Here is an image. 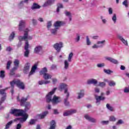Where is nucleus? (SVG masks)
Returning a JSON list of instances; mask_svg holds the SVG:
<instances>
[{
  "label": "nucleus",
  "instance_id": "nucleus-47",
  "mask_svg": "<svg viewBox=\"0 0 129 129\" xmlns=\"http://www.w3.org/2000/svg\"><path fill=\"white\" fill-rule=\"evenodd\" d=\"M86 43L88 46H90V45H91V42H90V40L89 39L88 36H86Z\"/></svg>",
  "mask_w": 129,
  "mask_h": 129
},
{
  "label": "nucleus",
  "instance_id": "nucleus-31",
  "mask_svg": "<svg viewBox=\"0 0 129 129\" xmlns=\"http://www.w3.org/2000/svg\"><path fill=\"white\" fill-rule=\"evenodd\" d=\"M47 72L48 70H47V68H44L40 72V75H44V74H47Z\"/></svg>",
  "mask_w": 129,
  "mask_h": 129
},
{
  "label": "nucleus",
  "instance_id": "nucleus-63",
  "mask_svg": "<svg viewBox=\"0 0 129 129\" xmlns=\"http://www.w3.org/2000/svg\"><path fill=\"white\" fill-rule=\"evenodd\" d=\"M6 51L7 52H11V51H13V48L11 46H8L6 48Z\"/></svg>",
  "mask_w": 129,
  "mask_h": 129
},
{
  "label": "nucleus",
  "instance_id": "nucleus-37",
  "mask_svg": "<svg viewBox=\"0 0 129 129\" xmlns=\"http://www.w3.org/2000/svg\"><path fill=\"white\" fill-rule=\"evenodd\" d=\"M69 98H65L64 99V104L66 106H69L70 105V103L68 101Z\"/></svg>",
  "mask_w": 129,
  "mask_h": 129
},
{
  "label": "nucleus",
  "instance_id": "nucleus-30",
  "mask_svg": "<svg viewBox=\"0 0 129 129\" xmlns=\"http://www.w3.org/2000/svg\"><path fill=\"white\" fill-rule=\"evenodd\" d=\"M49 83H50V81L41 80L38 82V84L39 85H43V84H49Z\"/></svg>",
  "mask_w": 129,
  "mask_h": 129
},
{
  "label": "nucleus",
  "instance_id": "nucleus-3",
  "mask_svg": "<svg viewBox=\"0 0 129 129\" xmlns=\"http://www.w3.org/2000/svg\"><path fill=\"white\" fill-rule=\"evenodd\" d=\"M23 112H25L24 110L18 109H11L10 111V114H13L15 116H20L23 115Z\"/></svg>",
  "mask_w": 129,
  "mask_h": 129
},
{
  "label": "nucleus",
  "instance_id": "nucleus-25",
  "mask_svg": "<svg viewBox=\"0 0 129 129\" xmlns=\"http://www.w3.org/2000/svg\"><path fill=\"white\" fill-rule=\"evenodd\" d=\"M14 68H16V69H18L19 68V65H20V60L18 59H16L14 60Z\"/></svg>",
  "mask_w": 129,
  "mask_h": 129
},
{
  "label": "nucleus",
  "instance_id": "nucleus-40",
  "mask_svg": "<svg viewBox=\"0 0 129 129\" xmlns=\"http://www.w3.org/2000/svg\"><path fill=\"white\" fill-rule=\"evenodd\" d=\"M57 30H58V28L55 27V28L54 29H51L50 30V31L51 34H52V35H56Z\"/></svg>",
  "mask_w": 129,
  "mask_h": 129
},
{
  "label": "nucleus",
  "instance_id": "nucleus-44",
  "mask_svg": "<svg viewBox=\"0 0 129 129\" xmlns=\"http://www.w3.org/2000/svg\"><path fill=\"white\" fill-rule=\"evenodd\" d=\"M103 71L104 73H106V74L110 75L111 73H113V72L110 70H106V69H104Z\"/></svg>",
  "mask_w": 129,
  "mask_h": 129
},
{
  "label": "nucleus",
  "instance_id": "nucleus-51",
  "mask_svg": "<svg viewBox=\"0 0 129 129\" xmlns=\"http://www.w3.org/2000/svg\"><path fill=\"white\" fill-rule=\"evenodd\" d=\"M52 27V22L51 21H48L47 22V28L48 30H50V28Z\"/></svg>",
  "mask_w": 129,
  "mask_h": 129
},
{
  "label": "nucleus",
  "instance_id": "nucleus-35",
  "mask_svg": "<svg viewBox=\"0 0 129 129\" xmlns=\"http://www.w3.org/2000/svg\"><path fill=\"white\" fill-rule=\"evenodd\" d=\"M13 122H14L13 120H11L10 121L8 122L6 125L5 129L10 128V127L12 125V124H13Z\"/></svg>",
  "mask_w": 129,
  "mask_h": 129
},
{
  "label": "nucleus",
  "instance_id": "nucleus-36",
  "mask_svg": "<svg viewBox=\"0 0 129 129\" xmlns=\"http://www.w3.org/2000/svg\"><path fill=\"white\" fill-rule=\"evenodd\" d=\"M15 36H16V34H15V32L13 31L9 36V40L12 41V40H14V38H15Z\"/></svg>",
  "mask_w": 129,
  "mask_h": 129
},
{
  "label": "nucleus",
  "instance_id": "nucleus-10",
  "mask_svg": "<svg viewBox=\"0 0 129 129\" xmlns=\"http://www.w3.org/2000/svg\"><path fill=\"white\" fill-rule=\"evenodd\" d=\"M29 46L30 45L29 44L28 42H25V45L24 46V49L25 50V51L24 52V56L25 57H29V54H30V50H29Z\"/></svg>",
  "mask_w": 129,
  "mask_h": 129
},
{
  "label": "nucleus",
  "instance_id": "nucleus-26",
  "mask_svg": "<svg viewBox=\"0 0 129 129\" xmlns=\"http://www.w3.org/2000/svg\"><path fill=\"white\" fill-rule=\"evenodd\" d=\"M43 75V78L45 80H48V79H51L52 78V76L49 73L44 74Z\"/></svg>",
  "mask_w": 129,
  "mask_h": 129
},
{
  "label": "nucleus",
  "instance_id": "nucleus-39",
  "mask_svg": "<svg viewBox=\"0 0 129 129\" xmlns=\"http://www.w3.org/2000/svg\"><path fill=\"white\" fill-rule=\"evenodd\" d=\"M5 71H1L0 72V78L4 79V78L6 77V75L5 74Z\"/></svg>",
  "mask_w": 129,
  "mask_h": 129
},
{
  "label": "nucleus",
  "instance_id": "nucleus-43",
  "mask_svg": "<svg viewBox=\"0 0 129 129\" xmlns=\"http://www.w3.org/2000/svg\"><path fill=\"white\" fill-rule=\"evenodd\" d=\"M64 93L66 95V98H69L70 94L69 93V92H68V89H66L64 91Z\"/></svg>",
  "mask_w": 129,
  "mask_h": 129
},
{
  "label": "nucleus",
  "instance_id": "nucleus-41",
  "mask_svg": "<svg viewBox=\"0 0 129 129\" xmlns=\"http://www.w3.org/2000/svg\"><path fill=\"white\" fill-rule=\"evenodd\" d=\"M11 65H12V60H9L7 62V70H10V69L11 68Z\"/></svg>",
  "mask_w": 129,
  "mask_h": 129
},
{
  "label": "nucleus",
  "instance_id": "nucleus-24",
  "mask_svg": "<svg viewBox=\"0 0 129 129\" xmlns=\"http://www.w3.org/2000/svg\"><path fill=\"white\" fill-rule=\"evenodd\" d=\"M105 43V40L103 41H99L97 42V45H98L99 48H102L103 46H104V44Z\"/></svg>",
  "mask_w": 129,
  "mask_h": 129
},
{
  "label": "nucleus",
  "instance_id": "nucleus-12",
  "mask_svg": "<svg viewBox=\"0 0 129 129\" xmlns=\"http://www.w3.org/2000/svg\"><path fill=\"white\" fill-rule=\"evenodd\" d=\"M84 117L86 118V119H87V120L90 121V122H93V123H95L97 122L96 119L90 117V116H89L88 114L85 115Z\"/></svg>",
  "mask_w": 129,
  "mask_h": 129
},
{
  "label": "nucleus",
  "instance_id": "nucleus-22",
  "mask_svg": "<svg viewBox=\"0 0 129 129\" xmlns=\"http://www.w3.org/2000/svg\"><path fill=\"white\" fill-rule=\"evenodd\" d=\"M56 128V121L54 120H52L50 122V126L49 129H55Z\"/></svg>",
  "mask_w": 129,
  "mask_h": 129
},
{
  "label": "nucleus",
  "instance_id": "nucleus-45",
  "mask_svg": "<svg viewBox=\"0 0 129 129\" xmlns=\"http://www.w3.org/2000/svg\"><path fill=\"white\" fill-rule=\"evenodd\" d=\"M100 18V19L102 20V24H103L104 25H105V24H106V23H107V20H106L105 19H104L103 16H101Z\"/></svg>",
  "mask_w": 129,
  "mask_h": 129
},
{
  "label": "nucleus",
  "instance_id": "nucleus-20",
  "mask_svg": "<svg viewBox=\"0 0 129 129\" xmlns=\"http://www.w3.org/2000/svg\"><path fill=\"white\" fill-rule=\"evenodd\" d=\"M38 64L37 63L34 64V65L31 68V71L29 73V76H31V75H33V74L35 73Z\"/></svg>",
  "mask_w": 129,
  "mask_h": 129
},
{
  "label": "nucleus",
  "instance_id": "nucleus-59",
  "mask_svg": "<svg viewBox=\"0 0 129 129\" xmlns=\"http://www.w3.org/2000/svg\"><path fill=\"white\" fill-rule=\"evenodd\" d=\"M51 70H55V69H57V65L56 64H52L50 68Z\"/></svg>",
  "mask_w": 129,
  "mask_h": 129
},
{
  "label": "nucleus",
  "instance_id": "nucleus-2",
  "mask_svg": "<svg viewBox=\"0 0 129 129\" xmlns=\"http://www.w3.org/2000/svg\"><path fill=\"white\" fill-rule=\"evenodd\" d=\"M29 29L26 28L24 30V34L23 36H19L18 39L19 41H26V42H28V40H32L33 37L31 36H29Z\"/></svg>",
  "mask_w": 129,
  "mask_h": 129
},
{
  "label": "nucleus",
  "instance_id": "nucleus-64",
  "mask_svg": "<svg viewBox=\"0 0 129 129\" xmlns=\"http://www.w3.org/2000/svg\"><path fill=\"white\" fill-rule=\"evenodd\" d=\"M22 128V124L21 123L17 124L16 126V129H21Z\"/></svg>",
  "mask_w": 129,
  "mask_h": 129
},
{
  "label": "nucleus",
  "instance_id": "nucleus-38",
  "mask_svg": "<svg viewBox=\"0 0 129 129\" xmlns=\"http://www.w3.org/2000/svg\"><path fill=\"white\" fill-rule=\"evenodd\" d=\"M109 121L114 122L116 120V118L114 115H111L109 116Z\"/></svg>",
  "mask_w": 129,
  "mask_h": 129
},
{
  "label": "nucleus",
  "instance_id": "nucleus-19",
  "mask_svg": "<svg viewBox=\"0 0 129 129\" xmlns=\"http://www.w3.org/2000/svg\"><path fill=\"white\" fill-rule=\"evenodd\" d=\"M78 99H81V98L84 97L85 91L84 90H81L78 93Z\"/></svg>",
  "mask_w": 129,
  "mask_h": 129
},
{
  "label": "nucleus",
  "instance_id": "nucleus-29",
  "mask_svg": "<svg viewBox=\"0 0 129 129\" xmlns=\"http://www.w3.org/2000/svg\"><path fill=\"white\" fill-rule=\"evenodd\" d=\"M55 0H48L44 4V7H47V6H51L52 4L54 3Z\"/></svg>",
  "mask_w": 129,
  "mask_h": 129
},
{
  "label": "nucleus",
  "instance_id": "nucleus-42",
  "mask_svg": "<svg viewBox=\"0 0 129 129\" xmlns=\"http://www.w3.org/2000/svg\"><path fill=\"white\" fill-rule=\"evenodd\" d=\"M106 107L109 110H110V111H114V110L113 109V107L112 106H110V105H109V104H106Z\"/></svg>",
  "mask_w": 129,
  "mask_h": 129
},
{
  "label": "nucleus",
  "instance_id": "nucleus-33",
  "mask_svg": "<svg viewBox=\"0 0 129 129\" xmlns=\"http://www.w3.org/2000/svg\"><path fill=\"white\" fill-rule=\"evenodd\" d=\"M18 70L17 68L13 67L10 71V75H15V72Z\"/></svg>",
  "mask_w": 129,
  "mask_h": 129
},
{
  "label": "nucleus",
  "instance_id": "nucleus-23",
  "mask_svg": "<svg viewBox=\"0 0 129 129\" xmlns=\"http://www.w3.org/2000/svg\"><path fill=\"white\" fill-rule=\"evenodd\" d=\"M59 89L61 91H62V90H63V89H64V91H65L66 89H68V87L67 85H66V84H64V83H62L59 85Z\"/></svg>",
  "mask_w": 129,
  "mask_h": 129
},
{
  "label": "nucleus",
  "instance_id": "nucleus-6",
  "mask_svg": "<svg viewBox=\"0 0 129 129\" xmlns=\"http://www.w3.org/2000/svg\"><path fill=\"white\" fill-rule=\"evenodd\" d=\"M8 88H6L5 89H1L0 90V94L1 95H3V96L1 98L0 100V106L5 102V101L6 99L7 95L6 93V90H8Z\"/></svg>",
  "mask_w": 129,
  "mask_h": 129
},
{
  "label": "nucleus",
  "instance_id": "nucleus-21",
  "mask_svg": "<svg viewBox=\"0 0 129 129\" xmlns=\"http://www.w3.org/2000/svg\"><path fill=\"white\" fill-rule=\"evenodd\" d=\"M41 50H42V46L38 45L35 47L34 52L36 54H39V53H40Z\"/></svg>",
  "mask_w": 129,
  "mask_h": 129
},
{
  "label": "nucleus",
  "instance_id": "nucleus-50",
  "mask_svg": "<svg viewBox=\"0 0 129 129\" xmlns=\"http://www.w3.org/2000/svg\"><path fill=\"white\" fill-rule=\"evenodd\" d=\"M77 112V110L76 109H71L70 110V113L71 115H72V114H74V113H76Z\"/></svg>",
  "mask_w": 129,
  "mask_h": 129
},
{
  "label": "nucleus",
  "instance_id": "nucleus-14",
  "mask_svg": "<svg viewBox=\"0 0 129 129\" xmlns=\"http://www.w3.org/2000/svg\"><path fill=\"white\" fill-rule=\"evenodd\" d=\"M19 31H23L24 28L26 27V21H25L24 20H21L19 22Z\"/></svg>",
  "mask_w": 129,
  "mask_h": 129
},
{
  "label": "nucleus",
  "instance_id": "nucleus-61",
  "mask_svg": "<svg viewBox=\"0 0 129 129\" xmlns=\"http://www.w3.org/2000/svg\"><path fill=\"white\" fill-rule=\"evenodd\" d=\"M106 84L104 82H100L99 84V86L100 87H104L105 86Z\"/></svg>",
  "mask_w": 129,
  "mask_h": 129
},
{
  "label": "nucleus",
  "instance_id": "nucleus-28",
  "mask_svg": "<svg viewBox=\"0 0 129 129\" xmlns=\"http://www.w3.org/2000/svg\"><path fill=\"white\" fill-rule=\"evenodd\" d=\"M41 8L40 5L37 3H33L32 7H31L32 10H38Z\"/></svg>",
  "mask_w": 129,
  "mask_h": 129
},
{
  "label": "nucleus",
  "instance_id": "nucleus-58",
  "mask_svg": "<svg viewBox=\"0 0 129 129\" xmlns=\"http://www.w3.org/2000/svg\"><path fill=\"white\" fill-rule=\"evenodd\" d=\"M101 124H103V125L108 124V123H109V121L103 120V121H101Z\"/></svg>",
  "mask_w": 129,
  "mask_h": 129
},
{
  "label": "nucleus",
  "instance_id": "nucleus-13",
  "mask_svg": "<svg viewBox=\"0 0 129 129\" xmlns=\"http://www.w3.org/2000/svg\"><path fill=\"white\" fill-rule=\"evenodd\" d=\"M117 37L118 38V39H119V40H120V41H121V42H122V43H123V44H124V45H125V46H128V43H127V40H125V39L123 38V37L121 36V35L118 34L117 35Z\"/></svg>",
  "mask_w": 129,
  "mask_h": 129
},
{
  "label": "nucleus",
  "instance_id": "nucleus-7",
  "mask_svg": "<svg viewBox=\"0 0 129 129\" xmlns=\"http://www.w3.org/2000/svg\"><path fill=\"white\" fill-rule=\"evenodd\" d=\"M23 115H20V116H23V117L16 118L14 120V121H17L21 123L25 122V121L28 119V114H25V112H23Z\"/></svg>",
  "mask_w": 129,
  "mask_h": 129
},
{
  "label": "nucleus",
  "instance_id": "nucleus-60",
  "mask_svg": "<svg viewBox=\"0 0 129 129\" xmlns=\"http://www.w3.org/2000/svg\"><path fill=\"white\" fill-rule=\"evenodd\" d=\"M32 21L33 26H36V25L38 24V22H37V20H36V19H33L32 20Z\"/></svg>",
  "mask_w": 129,
  "mask_h": 129
},
{
  "label": "nucleus",
  "instance_id": "nucleus-5",
  "mask_svg": "<svg viewBox=\"0 0 129 129\" xmlns=\"http://www.w3.org/2000/svg\"><path fill=\"white\" fill-rule=\"evenodd\" d=\"M72 58H73V52H71L68 57V60H65L64 61V69L67 70L69 68V62L72 61Z\"/></svg>",
  "mask_w": 129,
  "mask_h": 129
},
{
  "label": "nucleus",
  "instance_id": "nucleus-15",
  "mask_svg": "<svg viewBox=\"0 0 129 129\" xmlns=\"http://www.w3.org/2000/svg\"><path fill=\"white\" fill-rule=\"evenodd\" d=\"M105 59L107 61H109L111 63H113V64H118V61L112 57L106 56Z\"/></svg>",
  "mask_w": 129,
  "mask_h": 129
},
{
  "label": "nucleus",
  "instance_id": "nucleus-8",
  "mask_svg": "<svg viewBox=\"0 0 129 129\" xmlns=\"http://www.w3.org/2000/svg\"><path fill=\"white\" fill-rule=\"evenodd\" d=\"M104 95V93H101V96H98L97 95H95V98L96 99V105H99L100 104V101L101 100H105V97H103Z\"/></svg>",
  "mask_w": 129,
  "mask_h": 129
},
{
  "label": "nucleus",
  "instance_id": "nucleus-55",
  "mask_svg": "<svg viewBox=\"0 0 129 129\" xmlns=\"http://www.w3.org/2000/svg\"><path fill=\"white\" fill-rule=\"evenodd\" d=\"M123 123H124V122L123 121V120H122V119H119L116 122L117 125L123 124Z\"/></svg>",
  "mask_w": 129,
  "mask_h": 129
},
{
  "label": "nucleus",
  "instance_id": "nucleus-54",
  "mask_svg": "<svg viewBox=\"0 0 129 129\" xmlns=\"http://www.w3.org/2000/svg\"><path fill=\"white\" fill-rule=\"evenodd\" d=\"M108 85H109V86H115V82L111 81L108 82Z\"/></svg>",
  "mask_w": 129,
  "mask_h": 129
},
{
  "label": "nucleus",
  "instance_id": "nucleus-4",
  "mask_svg": "<svg viewBox=\"0 0 129 129\" xmlns=\"http://www.w3.org/2000/svg\"><path fill=\"white\" fill-rule=\"evenodd\" d=\"M29 98V96L26 97V98H22L21 100V104L22 106H25V111H27L30 109V102H26Z\"/></svg>",
  "mask_w": 129,
  "mask_h": 129
},
{
  "label": "nucleus",
  "instance_id": "nucleus-52",
  "mask_svg": "<svg viewBox=\"0 0 129 129\" xmlns=\"http://www.w3.org/2000/svg\"><path fill=\"white\" fill-rule=\"evenodd\" d=\"M63 116H68L69 115H71L70 111L68 110V111H67L63 112Z\"/></svg>",
  "mask_w": 129,
  "mask_h": 129
},
{
  "label": "nucleus",
  "instance_id": "nucleus-16",
  "mask_svg": "<svg viewBox=\"0 0 129 129\" xmlns=\"http://www.w3.org/2000/svg\"><path fill=\"white\" fill-rule=\"evenodd\" d=\"M49 113V112L48 111H45L44 112H43L42 113L38 114L37 116L40 118V119H43L47 116V115Z\"/></svg>",
  "mask_w": 129,
  "mask_h": 129
},
{
  "label": "nucleus",
  "instance_id": "nucleus-1",
  "mask_svg": "<svg viewBox=\"0 0 129 129\" xmlns=\"http://www.w3.org/2000/svg\"><path fill=\"white\" fill-rule=\"evenodd\" d=\"M57 88H54L51 91H50L46 96V102L47 103H50L52 102L53 104H58L60 103L62 100L60 97H57L56 95H54L52 99V95L55 93Z\"/></svg>",
  "mask_w": 129,
  "mask_h": 129
},
{
  "label": "nucleus",
  "instance_id": "nucleus-56",
  "mask_svg": "<svg viewBox=\"0 0 129 129\" xmlns=\"http://www.w3.org/2000/svg\"><path fill=\"white\" fill-rule=\"evenodd\" d=\"M123 92L124 93H129V85L128 87H125L123 90Z\"/></svg>",
  "mask_w": 129,
  "mask_h": 129
},
{
  "label": "nucleus",
  "instance_id": "nucleus-53",
  "mask_svg": "<svg viewBox=\"0 0 129 129\" xmlns=\"http://www.w3.org/2000/svg\"><path fill=\"white\" fill-rule=\"evenodd\" d=\"M24 4H25L24 3V1H21L19 4H18V8L19 9H22V8H23V7H24Z\"/></svg>",
  "mask_w": 129,
  "mask_h": 129
},
{
  "label": "nucleus",
  "instance_id": "nucleus-32",
  "mask_svg": "<svg viewBox=\"0 0 129 129\" xmlns=\"http://www.w3.org/2000/svg\"><path fill=\"white\" fill-rule=\"evenodd\" d=\"M18 70L17 68L13 67L10 71V75H15V72Z\"/></svg>",
  "mask_w": 129,
  "mask_h": 129
},
{
  "label": "nucleus",
  "instance_id": "nucleus-62",
  "mask_svg": "<svg viewBox=\"0 0 129 129\" xmlns=\"http://www.w3.org/2000/svg\"><path fill=\"white\" fill-rule=\"evenodd\" d=\"M64 14L67 17H71V13L68 11H65Z\"/></svg>",
  "mask_w": 129,
  "mask_h": 129
},
{
  "label": "nucleus",
  "instance_id": "nucleus-34",
  "mask_svg": "<svg viewBox=\"0 0 129 129\" xmlns=\"http://www.w3.org/2000/svg\"><path fill=\"white\" fill-rule=\"evenodd\" d=\"M17 80H13L12 82H10V85L11 86L12 89H14V87H15V84L17 85Z\"/></svg>",
  "mask_w": 129,
  "mask_h": 129
},
{
  "label": "nucleus",
  "instance_id": "nucleus-57",
  "mask_svg": "<svg viewBox=\"0 0 129 129\" xmlns=\"http://www.w3.org/2000/svg\"><path fill=\"white\" fill-rule=\"evenodd\" d=\"M123 6H124L125 8H127L128 7V4H127V0H125L122 3Z\"/></svg>",
  "mask_w": 129,
  "mask_h": 129
},
{
  "label": "nucleus",
  "instance_id": "nucleus-11",
  "mask_svg": "<svg viewBox=\"0 0 129 129\" xmlns=\"http://www.w3.org/2000/svg\"><path fill=\"white\" fill-rule=\"evenodd\" d=\"M16 85L19 89H22V90L25 89V84L20 80H16Z\"/></svg>",
  "mask_w": 129,
  "mask_h": 129
},
{
  "label": "nucleus",
  "instance_id": "nucleus-27",
  "mask_svg": "<svg viewBox=\"0 0 129 129\" xmlns=\"http://www.w3.org/2000/svg\"><path fill=\"white\" fill-rule=\"evenodd\" d=\"M63 24V22L62 21H56L54 24V27L55 28H59V27H61Z\"/></svg>",
  "mask_w": 129,
  "mask_h": 129
},
{
  "label": "nucleus",
  "instance_id": "nucleus-17",
  "mask_svg": "<svg viewBox=\"0 0 129 129\" xmlns=\"http://www.w3.org/2000/svg\"><path fill=\"white\" fill-rule=\"evenodd\" d=\"M23 72L27 74L30 72V63L28 62L25 64L24 68L23 69Z\"/></svg>",
  "mask_w": 129,
  "mask_h": 129
},
{
  "label": "nucleus",
  "instance_id": "nucleus-49",
  "mask_svg": "<svg viewBox=\"0 0 129 129\" xmlns=\"http://www.w3.org/2000/svg\"><path fill=\"white\" fill-rule=\"evenodd\" d=\"M104 66H105V64L104 63H98L97 64V67H98V68H102L103 67H104Z\"/></svg>",
  "mask_w": 129,
  "mask_h": 129
},
{
  "label": "nucleus",
  "instance_id": "nucleus-48",
  "mask_svg": "<svg viewBox=\"0 0 129 129\" xmlns=\"http://www.w3.org/2000/svg\"><path fill=\"white\" fill-rule=\"evenodd\" d=\"M112 20L113 21L114 24H115L116 23V14H113L112 17Z\"/></svg>",
  "mask_w": 129,
  "mask_h": 129
},
{
  "label": "nucleus",
  "instance_id": "nucleus-46",
  "mask_svg": "<svg viewBox=\"0 0 129 129\" xmlns=\"http://www.w3.org/2000/svg\"><path fill=\"white\" fill-rule=\"evenodd\" d=\"M62 8H63V5L61 4H58L56 9L57 13H59V12H60V9H62Z\"/></svg>",
  "mask_w": 129,
  "mask_h": 129
},
{
  "label": "nucleus",
  "instance_id": "nucleus-9",
  "mask_svg": "<svg viewBox=\"0 0 129 129\" xmlns=\"http://www.w3.org/2000/svg\"><path fill=\"white\" fill-rule=\"evenodd\" d=\"M53 47L54 49H55V50H56V51L57 52V53H60L61 51V48H63V43L59 42L55 43L53 45Z\"/></svg>",
  "mask_w": 129,
  "mask_h": 129
},
{
  "label": "nucleus",
  "instance_id": "nucleus-18",
  "mask_svg": "<svg viewBox=\"0 0 129 129\" xmlns=\"http://www.w3.org/2000/svg\"><path fill=\"white\" fill-rule=\"evenodd\" d=\"M98 82H97L96 79H92L87 81V84L88 85H90L91 84H93V85H97Z\"/></svg>",
  "mask_w": 129,
  "mask_h": 129
}]
</instances>
